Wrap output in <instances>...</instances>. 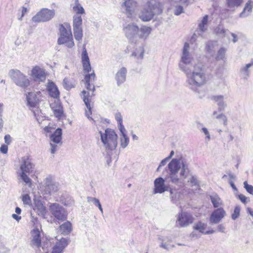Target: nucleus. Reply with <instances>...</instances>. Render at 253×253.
Segmentation results:
<instances>
[{
	"instance_id": "f8f14e48",
	"label": "nucleus",
	"mask_w": 253,
	"mask_h": 253,
	"mask_svg": "<svg viewBox=\"0 0 253 253\" xmlns=\"http://www.w3.org/2000/svg\"><path fill=\"white\" fill-rule=\"evenodd\" d=\"M226 212L222 208L214 210L210 217V222L211 224H217L225 216Z\"/></svg>"
},
{
	"instance_id": "9b49d317",
	"label": "nucleus",
	"mask_w": 253,
	"mask_h": 253,
	"mask_svg": "<svg viewBox=\"0 0 253 253\" xmlns=\"http://www.w3.org/2000/svg\"><path fill=\"white\" fill-rule=\"evenodd\" d=\"M20 163L21 171H26L28 173L33 171L35 165L30 156H25L22 157L20 161Z\"/></svg>"
},
{
	"instance_id": "20e7f679",
	"label": "nucleus",
	"mask_w": 253,
	"mask_h": 253,
	"mask_svg": "<svg viewBox=\"0 0 253 253\" xmlns=\"http://www.w3.org/2000/svg\"><path fill=\"white\" fill-rule=\"evenodd\" d=\"M162 12L163 6L160 2L156 0H150L141 11L139 17L143 21H149L155 15L160 14Z\"/></svg>"
},
{
	"instance_id": "dca6fc26",
	"label": "nucleus",
	"mask_w": 253,
	"mask_h": 253,
	"mask_svg": "<svg viewBox=\"0 0 253 253\" xmlns=\"http://www.w3.org/2000/svg\"><path fill=\"white\" fill-rule=\"evenodd\" d=\"M127 70L125 67L120 68L116 72L115 76V79L118 86H120L126 81Z\"/></svg>"
},
{
	"instance_id": "5701e85b",
	"label": "nucleus",
	"mask_w": 253,
	"mask_h": 253,
	"mask_svg": "<svg viewBox=\"0 0 253 253\" xmlns=\"http://www.w3.org/2000/svg\"><path fill=\"white\" fill-rule=\"evenodd\" d=\"M57 42L58 44H65L68 48H71L74 45L72 35H70L64 36H60L58 39Z\"/></svg>"
},
{
	"instance_id": "2f4dec72",
	"label": "nucleus",
	"mask_w": 253,
	"mask_h": 253,
	"mask_svg": "<svg viewBox=\"0 0 253 253\" xmlns=\"http://www.w3.org/2000/svg\"><path fill=\"white\" fill-rule=\"evenodd\" d=\"M59 30L60 35L61 36H67L68 35H72L71 31L70 26L67 23H64V24H60Z\"/></svg>"
},
{
	"instance_id": "412c9836",
	"label": "nucleus",
	"mask_w": 253,
	"mask_h": 253,
	"mask_svg": "<svg viewBox=\"0 0 253 253\" xmlns=\"http://www.w3.org/2000/svg\"><path fill=\"white\" fill-rule=\"evenodd\" d=\"M82 93L83 94V98L84 102L88 109V111L85 112V116L88 119L93 120V119L90 116L91 114V107L90 104V99H89V97H91V96L90 95L89 92H87L85 90H83L82 91Z\"/></svg>"
},
{
	"instance_id": "7ed1b4c3",
	"label": "nucleus",
	"mask_w": 253,
	"mask_h": 253,
	"mask_svg": "<svg viewBox=\"0 0 253 253\" xmlns=\"http://www.w3.org/2000/svg\"><path fill=\"white\" fill-rule=\"evenodd\" d=\"M123 30L126 37L132 42L136 38L146 39L152 30L149 27L142 26L139 28L133 23L127 24L124 27Z\"/></svg>"
},
{
	"instance_id": "a211bd4d",
	"label": "nucleus",
	"mask_w": 253,
	"mask_h": 253,
	"mask_svg": "<svg viewBox=\"0 0 253 253\" xmlns=\"http://www.w3.org/2000/svg\"><path fill=\"white\" fill-rule=\"evenodd\" d=\"M82 62L84 71V73H88L91 70L89 58L85 48H84L82 53Z\"/></svg>"
},
{
	"instance_id": "f257e3e1",
	"label": "nucleus",
	"mask_w": 253,
	"mask_h": 253,
	"mask_svg": "<svg viewBox=\"0 0 253 253\" xmlns=\"http://www.w3.org/2000/svg\"><path fill=\"white\" fill-rule=\"evenodd\" d=\"M190 172L189 163L184 157L173 158L162 172L164 178L159 177L154 181L153 193L162 194L171 189L165 184V181L179 186H184Z\"/></svg>"
},
{
	"instance_id": "a878e982",
	"label": "nucleus",
	"mask_w": 253,
	"mask_h": 253,
	"mask_svg": "<svg viewBox=\"0 0 253 253\" xmlns=\"http://www.w3.org/2000/svg\"><path fill=\"white\" fill-rule=\"evenodd\" d=\"M225 5L229 11H234L243 3V0H225Z\"/></svg>"
},
{
	"instance_id": "5fc2aeb1",
	"label": "nucleus",
	"mask_w": 253,
	"mask_h": 253,
	"mask_svg": "<svg viewBox=\"0 0 253 253\" xmlns=\"http://www.w3.org/2000/svg\"><path fill=\"white\" fill-rule=\"evenodd\" d=\"M50 146L51 147L49 150L50 152L52 155H53V156H54V154L58 150L59 147H58L57 144L52 143L51 142L50 143Z\"/></svg>"
},
{
	"instance_id": "603ef678",
	"label": "nucleus",
	"mask_w": 253,
	"mask_h": 253,
	"mask_svg": "<svg viewBox=\"0 0 253 253\" xmlns=\"http://www.w3.org/2000/svg\"><path fill=\"white\" fill-rule=\"evenodd\" d=\"M244 185L246 191L250 194L253 195V186L252 185L249 184L247 181L244 182Z\"/></svg>"
},
{
	"instance_id": "774afa93",
	"label": "nucleus",
	"mask_w": 253,
	"mask_h": 253,
	"mask_svg": "<svg viewBox=\"0 0 253 253\" xmlns=\"http://www.w3.org/2000/svg\"><path fill=\"white\" fill-rule=\"evenodd\" d=\"M229 183L231 186V187L232 188V189L235 191H238V189L237 188V187H236L235 185L234 184V182L232 181V180H229Z\"/></svg>"
},
{
	"instance_id": "c756f323",
	"label": "nucleus",
	"mask_w": 253,
	"mask_h": 253,
	"mask_svg": "<svg viewBox=\"0 0 253 253\" xmlns=\"http://www.w3.org/2000/svg\"><path fill=\"white\" fill-rule=\"evenodd\" d=\"M62 130L61 128H57L50 136L51 141L56 144L61 142L62 140Z\"/></svg>"
},
{
	"instance_id": "69168bd1",
	"label": "nucleus",
	"mask_w": 253,
	"mask_h": 253,
	"mask_svg": "<svg viewBox=\"0 0 253 253\" xmlns=\"http://www.w3.org/2000/svg\"><path fill=\"white\" fill-rule=\"evenodd\" d=\"M230 35L233 37L232 41L234 43H235L238 41L237 36L235 34L229 32L228 35Z\"/></svg>"
},
{
	"instance_id": "9d476101",
	"label": "nucleus",
	"mask_w": 253,
	"mask_h": 253,
	"mask_svg": "<svg viewBox=\"0 0 253 253\" xmlns=\"http://www.w3.org/2000/svg\"><path fill=\"white\" fill-rule=\"evenodd\" d=\"M193 221L194 217L191 213L182 211L177 215L176 224L180 227H185L191 224Z\"/></svg>"
},
{
	"instance_id": "473e14b6",
	"label": "nucleus",
	"mask_w": 253,
	"mask_h": 253,
	"mask_svg": "<svg viewBox=\"0 0 253 253\" xmlns=\"http://www.w3.org/2000/svg\"><path fill=\"white\" fill-rule=\"evenodd\" d=\"M144 52V46L141 45L136 47L135 50L132 51L131 56L138 60H141L143 58Z\"/></svg>"
},
{
	"instance_id": "7c9ffc66",
	"label": "nucleus",
	"mask_w": 253,
	"mask_h": 253,
	"mask_svg": "<svg viewBox=\"0 0 253 253\" xmlns=\"http://www.w3.org/2000/svg\"><path fill=\"white\" fill-rule=\"evenodd\" d=\"M121 133V136L120 137V145L122 148H125L128 145L129 139L126 134V128L124 130H119Z\"/></svg>"
},
{
	"instance_id": "393cba45",
	"label": "nucleus",
	"mask_w": 253,
	"mask_h": 253,
	"mask_svg": "<svg viewBox=\"0 0 253 253\" xmlns=\"http://www.w3.org/2000/svg\"><path fill=\"white\" fill-rule=\"evenodd\" d=\"M26 100L27 105L30 108L36 107L38 103L37 96L34 92H28L26 95Z\"/></svg>"
},
{
	"instance_id": "de8ad7c7",
	"label": "nucleus",
	"mask_w": 253,
	"mask_h": 253,
	"mask_svg": "<svg viewBox=\"0 0 253 253\" xmlns=\"http://www.w3.org/2000/svg\"><path fill=\"white\" fill-rule=\"evenodd\" d=\"M63 84L64 88L67 90H69L72 88L74 87L72 83L68 78H65L63 80Z\"/></svg>"
},
{
	"instance_id": "c03bdc74",
	"label": "nucleus",
	"mask_w": 253,
	"mask_h": 253,
	"mask_svg": "<svg viewBox=\"0 0 253 253\" xmlns=\"http://www.w3.org/2000/svg\"><path fill=\"white\" fill-rule=\"evenodd\" d=\"M27 172L26 171H21L20 173H19V175L20 176V178L26 184L28 185H31L32 180L29 178V177L27 175Z\"/></svg>"
},
{
	"instance_id": "1a4fd4ad",
	"label": "nucleus",
	"mask_w": 253,
	"mask_h": 253,
	"mask_svg": "<svg viewBox=\"0 0 253 253\" xmlns=\"http://www.w3.org/2000/svg\"><path fill=\"white\" fill-rule=\"evenodd\" d=\"M58 183L55 182L52 176H47L43 181L44 194L51 195L58 190Z\"/></svg>"
},
{
	"instance_id": "49530a36",
	"label": "nucleus",
	"mask_w": 253,
	"mask_h": 253,
	"mask_svg": "<svg viewBox=\"0 0 253 253\" xmlns=\"http://www.w3.org/2000/svg\"><path fill=\"white\" fill-rule=\"evenodd\" d=\"M74 35L75 39L77 41H80L82 39L83 34V29H73Z\"/></svg>"
},
{
	"instance_id": "13d9d810",
	"label": "nucleus",
	"mask_w": 253,
	"mask_h": 253,
	"mask_svg": "<svg viewBox=\"0 0 253 253\" xmlns=\"http://www.w3.org/2000/svg\"><path fill=\"white\" fill-rule=\"evenodd\" d=\"M54 116L58 119H60L63 115V111L61 109H54L53 111Z\"/></svg>"
},
{
	"instance_id": "c9c22d12",
	"label": "nucleus",
	"mask_w": 253,
	"mask_h": 253,
	"mask_svg": "<svg viewBox=\"0 0 253 253\" xmlns=\"http://www.w3.org/2000/svg\"><path fill=\"white\" fill-rule=\"evenodd\" d=\"M208 15H205L201 23L199 24V31H198V34L202 35V34L207 30L206 26L208 24Z\"/></svg>"
},
{
	"instance_id": "6e6d98bb",
	"label": "nucleus",
	"mask_w": 253,
	"mask_h": 253,
	"mask_svg": "<svg viewBox=\"0 0 253 253\" xmlns=\"http://www.w3.org/2000/svg\"><path fill=\"white\" fill-rule=\"evenodd\" d=\"M87 201L88 203H92L96 207L100 203L99 199L91 197H87Z\"/></svg>"
},
{
	"instance_id": "39448f33",
	"label": "nucleus",
	"mask_w": 253,
	"mask_h": 253,
	"mask_svg": "<svg viewBox=\"0 0 253 253\" xmlns=\"http://www.w3.org/2000/svg\"><path fill=\"white\" fill-rule=\"evenodd\" d=\"M100 139L107 151L115 150L117 145L118 136L115 131L111 128H107L103 133L99 131Z\"/></svg>"
},
{
	"instance_id": "a18cd8bd",
	"label": "nucleus",
	"mask_w": 253,
	"mask_h": 253,
	"mask_svg": "<svg viewBox=\"0 0 253 253\" xmlns=\"http://www.w3.org/2000/svg\"><path fill=\"white\" fill-rule=\"evenodd\" d=\"M187 182L190 183L191 186H199V181L196 176L191 174L190 177L188 179Z\"/></svg>"
},
{
	"instance_id": "bb28decb",
	"label": "nucleus",
	"mask_w": 253,
	"mask_h": 253,
	"mask_svg": "<svg viewBox=\"0 0 253 253\" xmlns=\"http://www.w3.org/2000/svg\"><path fill=\"white\" fill-rule=\"evenodd\" d=\"M249 65L247 64L243 65L239 70V74L241 79L244 80H247L251 76V71Z\"/></svg>"
},
{
	"instance_id": "ddd939ff",
	"label": "nucleus",
	"mask_w": 253,
	"mask_h": 253,
	"mask_svg": "<svg viewBox=\"0 0 253 253\" xmlns=\"http://www.w3.org/2000/svg\"><path fill=\"white\" fill-rule=\"evenodd\" d=\"M69 240L65 238L57 239V241L52 248L51 253H62L64 249L68 246Z\"/></svg>"
},
{
	"instance_id": "338daca9",
	"label": "nucleus",
	"mask_w": 253,
	"mask_h": 253,
	"mask_svg": "<svg viewBox=\"0 0 253 253\" xmlns=\"http://www.w3.org/2000/svg\"><path fill=\"white\" fill-rule=\"evenodd\" d=\"M169 160L167 157L166 158L164 159L160 162V163L159 164V167H162L163 166H165Z\"/></svg>"
},
{
	"instance_id": "f3484780",
	"label": "nucleus",
	"mask_w": 253,
	"mask_h": 253,
	"mask_svg": "<svg viewBox=\"0 0 253 253\" xmlns=\"http://www.w3.org/2000/svg\"><path fill=\"white\" fill-rule=\"evenodd\" d=\"M95 74L94 71L91 73H87L84 77V81L85 84L86 88L92 91L91 96L93 95V92L95 90V87L93 84H92L95 80Z\"/></svg>"
},
{
	"instance_id": "4c0bfd02",
	"label": "nucleus",
	"mask_w": 253,
	"mask_h": 253,
	"mask_svg": "<svg viewBox=\"0 0 253 253\" xmlns=\"http://www.w3.org/2000/svg\"><path fill=\"white\" fill-rule=\"evenodd\" d=\"M82 18L81 15H75L73 17V29H82Z\"/></svg>"
},
{
	"instance_id": "e433bc0d",
	"label": "nucleus",
	"mask_w": 253,
	"mask_h": 253,
	"mask_svg": "<svg viewBox=\"0 0 253 253\" xmlns=\"http://www.w3.org/2000/svg\"><path fill=\"white\" fill-rule=\"evenodd\" d=\"M216 34L221 37H228L229 31L228 30L224 29L222 26L219 25L215 29Z\"/></svg>"
},
{
	"instance_id": "680f3d73",
	"label": "nucleus",
	"mask_w": 253,
	"mask_h": 253,
	"mask_svg": "<svg viewBox=\"0 0 253 253\" xmlns=\"http://www.w3.org/2000/svg\"><path fill=\"white\" fill-rule=\"evenodd\" d=\"M202 130L205 134L206 138L209 141L211 139V136L208 129L206 127H203Z\"/></svg>"
},
{
	"instance_id": "3c124183",
	"label": "nucleus",
	"mask_w": 253,
	"mask_h": 253,
	"mask_svg": "<svg viewBox=\"0 0 253 253\" xmlns=\"http://www.w3.org/2000/svg\"><path fill=\"white\" fill-rule=\"evenodd\" d=\"M236 197L241 201L242 203H243L245 205L250 201L249 198H248L245 195L242 194H237L236 195Z\"/></svg>"
},
{
	"instance_id": "79ce46f5",
	"label": "nucleus",
	"mask_w": 253,
	"mask_h": 253,
	"mask_svg": "<svg viewBox=\"0 0 253 253\" xmlns=\"http://www.w3.org/2000/svg\"><path fill=\"white\" fill-rule=\"evenodd\" d=\"M169 191L172 202L175 204H177L179 201L180 193L176 191H173L171 188L169 189Z\"/></svg>"
},
{
	"instance_id": "a19ab883",
	"label": "nucleus",
	"mask_w": 253,
	"mask_h": 253,
	"mask_svg": "<svg viewBox=\"0 0 253 253\" xmlns=\"http://www.w3.org/2000/svg\"><path fill=\"white\" fill-rule=\"evenodd\" d=\"M73 10L76 12L77 15L84 13V10L83 7L80 4L78 0H75L74 5L73 7Z\"/></svg>"
},
{
	"instance_id": "37998d69",
	"label": "nucleus",
	"mask_w": 253,
	"mask_h": 253,
	"mask_svg": "<svg viewBox=\"0 0 253 253\" xmlns=\"http://www.w3.org/2000/svg\"><path fill=\"white\" fill-rule=\"evenodd\" d=\"M115 119L118 123V126L119 130H124L125 128L123 124L122 116L120 112L116 113L115 114Z\"/></svg>"
},
{
	"instance_id": "6e6552de",
	"label": "nucleus",
	"mask_w": 253,
	"mask_h": 253,
	"mask_svg": "<svg viewBox=\"0 0 253 253\" xmlns=\"http://www.w3.org/2000/svg\"><path fill=\"white\" fill-rule=\"evenodd\" d=\"M55 14L54 9L43 8L32 18V21L35 23L47 22L52 19Z\"/></svg>"
},
{
	"instance_id": "864d4df0",
	"label": "nucleus",
	"mask_w": 253,
	"mask_h": 253,
	"mask_svg": "<svg viewBox=\"0 0 253 253\" xmlns=\"http://www.w3.org/2000/svg\"><path fill=\"white\" fill-rule=\"evenodd\" d=\"M22 201L24 204L30 205L31 203V198L28 194H24L22 196Z\"/></svg>"
},
{
	"instance_id": "c85d7f7f",
	"label": "nucleus",
	"mask_w": 253,
	"mask_h": 253,
	"mask_svg": "<svg viewBox=\"0 0 253 253\" xmlns=\"http://www.w3.org/2000/svg\"><path fill=\"white\" fill-rule=\"evenodd\" d=\"M72 231V224L70 221H66L59 227V232L61 234L67 235Z\"/></svg>"
},
{
	"instance_id": "4468645a",
	"label": "nucleus",
	"mask_w": 253,
	"mask_h": 253,
	"mask_svg": "<svg viewBox=\"0 0 253 253\" xmlns=\"http://www.w3.org/2000/svg\"><path fill=\"white\" fill-rule=\"evenodd\" d=\"M31 76L35 81L44 82L45 80L44 70L39 66H35L31 71Z\"/></svg>"
},
{
	"instance_id": "4d7b16f0",
	"label": "nucleus",
	"mask_w": 253,
	"mask_h": 253,
	"mask_svg": "<svg viewBox=\"0 0 253 253\" xmlns=\"http://www.w3.org/2000/svg\"><path fill=\"white\" fill-rule=\"evenodd\" d=\"M215 118L217 119H221L223 121V124L224 126H226L227 124V119L225 115L223 114H220L219 115H216Z\"/></svg>"
},
{
	"instance_id": "f704fd0d",
	"label": "nucleus",
	"mask_w": 253,
	"mask_h": 253,
	"mask_svg": "<svg viewBox=\"0 0 253 253\" xmlns=\"http://www.w3.org/2000/svg\"><path fill=\"white\" fill-rule=\"evenodd\" d=\"M61 202L65 206H70L74 203V201L72 198L68 194H63L60 199Z\"/></svg>"
},
{
	"instance_id": "ea45409f",
	"label": "nucleus",
	"mask_w": 253,
	"mask_h": 253,
	"mask_svg": "<svg viewBox=\"0 0 253 253\" xmlns=\"http://www.w3.org/2000/svg\"><path fill=\"white\" fill-rule=\"evenodd\" d=\"M217 42L216 41H208L206 45V49L208 53H209L211 55H213L214 53V46L216 45Z\"/></svg>"
},
{
	"instance_id": "0eeeda50",
	"label": "nucleus",
	"mask_w": 253,
	"mask_h": 253,
	"mask_svg": "<svg viewBox=\"0 0 253 253\" xmlns=\"http://www.w3.org/2000/svg\"><path fill=\"white\" fill-rule=\"evenodd\" d=\"M49 211L54 217V220L58 223L66 220L68 216L67 210L59 204L51 203L49 207Z\"/></svg>"
},
{
	"instance_id": "6ab92c4d",
	"label": "nucleus",
	"mask_w": 253,
	"mask_h": 253,
	"mask_svg": "<svg viewBox=\"0 0 253 253\" xmlns=\"http://www.w3.org/2000/svg\"><path fill=\"white\" fill-rule=\"evenodd\" d=\"M253 9V0H248L246 3L242 11L239 14V17L246 18L252 14Z\"/></svg>"
},
{
	"instance_id": "72a5a7b5",
	"label": "nucleus",
	"mask_w": 253,
	"mask_h": 253,
	"mask_svg": "<svg viewBox=\"0 0 253 253\" xmlns=\"http://www.w3.org/2000/svg\"><path fill=\"white\" fill-rule=\"evenodd\" d=\"M210 198L214 208H219L222 205V201L217 194H212L210 196Z\"/></svg>"
},
{
	"instance_id": "2eb2a0df",
	"label": "nucleus",
	"mask_w": 253,
	"mask_h": 253,
	"mask_svg": "<svg viewBox=\"0 0 253 253\" xmlns=\"http://www.w3.org/2000/svg\"><path fill=\"white\" fill-rule=\"evenodd\" d=\"M125 1L122 4L121 7L124 12L129 17L132 15L136 6V3L133 0H124Z\"/></svg>"
},
{
	"instance_id": "aec40b11",
	"label": "nucleus",
	"mask_w": 253,
	"mask_h": 253,
	"mask_svg": "<svg viewBox=\"0 0 253 253\" xmlns=\"http://www.w3.org/2000/svg\"><path fill=\"white\" fill-rule=\"evenodd\" d=\"M33 239L31 241V245L33 247L39 248L41 245V236L40 231L38 229H34L32 232Z\"/></svg>"
},
{
	"instance_id": "0e129e2a",
	"label": "nucleus",
	"mask_w": 253,
	"mask_h": 253,
	"mask_svg": "<svg viewBox=\"0 0 253 253\" xmlns=\"http://www.w3.org/2000/svg\"><path fill=\"white\" fill-rule=\"evenodd\" d=\"M10 250L9 248L3 246L0 249V253H10Z\"/></svg>"
},
{
	"instance_id": "cd10ccee",
	"label": "nucleus",
	"mask_w": 253,
	"mask_h": 253,
	"mask_svg": "<svg viewBox=\"0 0 253 253\" xmlns=\"http://www.w3.org/2000/svg\"><path fill=\"white\" fill-rule=\"evenodd\" d=\"M211 100L216 103L218 107V111H222L226 106V104L224 100V96L222 95H214L211 97Z\"/></svg>"
},
{
	"instance_id": "8fccbe9b",
	"label": "nucleus",
	"mask_w": 253,
	"mask_h": 253,
	"mask_svg": "<svg viewBox=\"0 0 253 253\" xmlns=\"http://www.w3.org/2000/svg\"><path fill=\"white\" fill-rule=\"evenodd\" d=\"M225 48L222 47L220 48L217 52V55L216 56L217 60L222 59L224 57L225 53Z\"/></svg>"
},
{
	"instance_id": "e2e57ef3",
	"label": "nucleus",
	"mask_w": 253,
	"mask_h": 253,
	"mask_svg": "<svg viewBox=\"0 0 253 253\" xmlns=\"http://www.w3.org/2000/svg\"><path fill=\"white\" fill-rule=\"evenodd\" d=\"M0 151L3 154H6L8 151V146L6 144H2L0 147Z\"/></svg>"
},
{
	"instance_id": "58836bf2",
	"label": "nucleus",
	"mask_w": 253,
	"mask_h": 253,
	"mask_svg": "<svg viewBox=\"0 0 253 253\" xmlns=\"http://www.w3.org/2000/svg\"><path fill=\"white\" fill-rule=\"evenodd\" d=\"M207 225L206 223L202 222L201 221L195 223L193 226V229L195 230L198 231L200 233L204 234Z\"/></svg>"
},
{
	"instance_id": "bf43d9fd",
	"label": "nucleus",
	"mask_w": 253,
	"mask_h": 253,
	"mask_svg": "<svg viewBox=\"0 0 253 253\" xmlns=\"http://www.w3.org/2000/svg\"><path fill=\"white\" fill-rule=\"evenodd\" d=\"M183 12V8L181 5H177L175 6L174 13L175 15H179L180 14Z\"/></svg>"
},
{
	"instance_id": "b1692460",
	"label": "nucleus",
	"mask_w": 253,
	"mask_h": 253,
	"mask_svg": "<svg viewBox=\"0 0 253 253\" xmlns=\"http://www.w3.org/2000/svg\"><path fill=\"white\" fill-rule=\"evenodd\" d=\"M47 90L49 95L54 98L59 96L60 92L56 85L53 82H49L47 85Z\"/></svg>"
},
{
	"instance_id": "09e8293b",
	"label": "nucleus",
	"mask_w": 253,
	"mask_h": 253,
	"mask_svg": "<svg viewBox=\"0 0 253 253\" xmlns=\"http://www.w3.org/2000/svg\"><path fill=\"white\" fill-rule=\"evenodd\" d=\"M241 208L239 206H236L234 210L233 213L231 215V218L233 220H236L240 215Z\"/></svg>"
},
{
	"instance_id": "4be33fe9",
	"label": "nucleus",
	"mask_w": 253,
	"mask_h": 253,
	"mask_svg": "<svg viewBox=\"0 0 253 253\" xmlns=\"http://www.w3.org/2000/svg\"><path fill=\"white\" fill-rule=\"evenodd\" d=\"M158 240L160 242V247L169 251V249L173 248V245H171L170 243L171 240L169 237L159 236Z\"/></svg>"
},
{
	"instance_id": "f03ea898",
	"label": "nucleus",
	"mask_w": 253,
	"mask_h": 253,
	"mask_svg": "<svg viewBox=\"0 0 253 253\" xmlns=\"http://www.w3.org/2000/svg\"><path fill=\"white\" fill-rule=\"evenodd\" d=\"M189 44L185 42L182 49L178 67L186 75V83L188 88L199 93L200 88L207 83L206 69L202 63H198L194 65L193 70H191L190 67L193 58L189 52Z\"/></svg>"
},
{
	"instance_id": "052dcab7",
	"label": "nucleus",
	"mask_w": 253,
	"mask_h": 253,
	"mask_svg": "<svg viewBox=\"0 0 253 253\" xmlns=\"http://www.w3.org/2000/svg\"><path fill=\"white\" fill-rule=\"evenodd\" d=\"M4 142L6 144V145H9L12 141V138L9 134H6L4 137Z\"/></svg>"
},
{
	"instance_id": "423d86ee",
	"label": "nucleus",
	"mask_w": 253,
	"mask_h": 253,
	"mask_svg": "<svg viewBox=\"0 0 253 253\" xmlns=\"http://www.w3.org/2000/svg\"><path fill=\"white\" fill-rule=\"evenodd\" d=\"M8 75L12 82L21 88L26 89L30 86V80L19 70L11 69L9 71Z\"/></svg>"
}]
</instances>
